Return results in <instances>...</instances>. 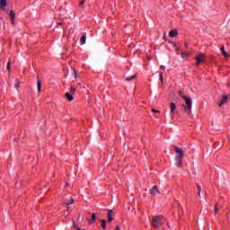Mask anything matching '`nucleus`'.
<instances>
[{"label": "nucleus", "instance_id": "22", "mask_svg": "<svg viewBox=\"0 0 230 230\" xmlns=\"http://www.w3.org/2000/svg\"><path fill=\"white\" fill-rule=\"evenodd\" d=\"M190 53L188 52H181V58H187L189 57Z\"/></svg>", "mask_w": 230, "mask_h": 230}, {"label": "nucleus", "instance_id": "9", "mask_svg": "<svg viewBox=\"0 0 230 230\" xmlns=\"http://www.w3.org/2000/svg\"><path fill=\"white\" fill-rule=\"evenodd\" d=\"M65 96H66V100H68V102H73L74 98H73V95L71 93H66Z\"/></svg>", "mask_w": 230, "mask_h": 230}, {"label": "nucleus", "instance_id": "19", "mask_svg": "<svg viewBox=\"0 0 230 230\" xmlns=\"http://www.w3.org/2000/svg\"><path fill=\"white\" fill-rule=\"evenodd\" d=\"M76 93V88L73 85L70 86V94H75Z\"/></svg>", "mask_w": 230, "mask_h": 230}, {"label": "nucleus", "instance_id": "1", "mask_svg": "<svg viewBox=\"0 0 230 230\" xmlns=\"http://www.w3.org/2000/svg\"><path fill=\"white\" fill-rule=\"evenodd\" d=\"M174 148V152L176 154L175 156V162H176V166H178V168H181V166H182V157H184V151H182V149L179 148V146H173Z\"/></svg>", "mask_w": 230, "mask_h": 230}, {"label": "nucleus", "instance_id": "6", "mask_svg": "<svg viewBox=\"0 0 230 230\" xmlns=\"http://www.w3.org/2000/svg\"><path fill=\"white\" fill-rule=\"evenodd\" d=\"M226 103H227V95H223L221 101L219 102V107L226 105Z\"/></svg>", "mask_w": 230, "mask_h": 230}, {"label": "nucleus", "instance_id": "5", "mask_svg": "<svg viewBox=\"0 0 230 230\" xmlns=\"http://www.w3.org/2000/svg\"><path fill=\"white\" fill-rule=\"evenodd\" d=\"M170 107H171V116H173V114H176L177 112V105H175L174 102H171Z\"/></svg>", "mask_w": 230, "mask_h": 230}, {"label": "nucleus", "instance_id": "35", "mask_svg": "<svg viewBox=\"0 0 230 230\" xmlns=\"http://www.w3.org/2000/svg\"><path fill=\"white\" fill-rule=\"evenodd\" d=\"M73 224H74V227H76V223L75 221L73 222Z\"/></svg>", "mask_w": 230, "mask_h": 230}, {"label": "nucleus", "instance_id": "36", "mask_svg": "<svg viewBox=\"0 0 230 230\" xmlns=\"http://www.w3.org/2000/svg\"><path fill=\"white\" fill-rule=\"evenodd\" d=\"M58 24H59V26H62L63 23H62V22H58Z\"/></svg>", "mask_w": 230, "mask_h": 230}, {"label": "nucleus", "instance_id": "20", "mask_svg": "<svg viewBox=\"0 0 230 230\" xmlns=\"http://www.w3.org/2000/svg\"><path fill=\"white\" fill-rule=\"evenodd\" d=\"M9 17L11 20L15 19V13H13V11H10Z\"/></svg>", "mask_w": 230, "mask_h": 230}, {"label": "nucleus", "instance_id": "4", "mask_svg": "<svg viewBox=\"0 0 230 230\" xmlns=\"http://www.w3.org/2000/svg\"><path fill=\"white\" fill-rule=\"evenodd\" d=\"M194 60H196V66H200V64H204V61L206 60V55L203 53H199L194 58Z\"/></svg>", "mask_w": 230, "mask_h": 230}, {"label": "nucleus", "instance_id": "30", "mask_svg": "<svg viewBox=\"0 0 230 230\" xmlns=\"http://www.w3.org/2000/svg\"><path fill=\"white\" fill-rule=\"evenodd\" d=\"M151 111H152V112L159 113V110L152 109Z\"/></svg>", "mask_w": 230, "mask_h": 230}, {"label": "nucleus", "instance_id": "18", "mask_svg": "<svg viewBox=\"0 0 230 230\" xmlns=\"http://www.w3.org/2000/svg\"><path fill=\"white\" fill-rule=\"evenodd\" d=\"M42 91V84L40 83V80H38V93H40Z\"/></svg>", "mask_w": 230, "mask_h": 230}, {"label": "nucleus", "instance_id": "13", "mask_svg": "<svg viewBox=\"0 0 230 230\" xmlns=\"http://www.w3.org/2000/svg\"><path fill=\"white\" fill-rule=\"evenodd\" d=\"M5 6H6V0H0V8L2 10H4Z\"/></svg>", "mask_w": 230, "mask_h": 230}, {"label": "nucleus", "instance_id": "2", "mask_svg": "<svg viewBox=\"0 0 230 230\" xmlns=\"http://www.w3.org/2000/svg\"><path fill=\"white\" fill-rule=\"evenodd\" d=\"M184 100L186 104H182L181 107L184 109L186 114H191V105H193V102H191V99L188 97Z\"/></svg>", "mask_w": 230, "mask_h": 230}, {"label": "nucleus", "instance_id": "24", "mask_svg": "<svg viewBox=\"0 0 230 230\" xmlns=\"http://www.w3.org/2000/svg\"><path fill=\"white\" fill-rule=\"evenodd\" d=\"M108 217V223L111 224L112 222L113 218L112 216H107Z\"/></svg>", "mask_w": 230, "mask_h": 230}, {"label": "nucleus", "instance_id": "7", "mask_svg": "<svg viewBox=\"0 0 230 230\" xmlns=\"http://www.w3.org/2000/svg\"><path fill=\"white\" fill-rule=\"evenodd\" d=\"M151 195H158L159 193V189H157V186L155 185L151 190H150Z\"/></svg>", "mask_w": 230, "mask_h": 230}, {"label": "nucleus", "instance_id": "17", "mask_svg": "<svg viewBox=\"0 0 230 230\" xmlns=\"http://www.w3.org/2000/svg\"><path fill=\"white\" fill-rule=\"evenodd\" d=\"M86 39H87V36L83 35V36L81 37V39H80V43H81V44H85Z\"/></svg>", "mask_w": 230, "mask_h": 230}, {"label": "nucleus", "instance_id": "10", "mask_svg": "<svg viewBox=\"0 0 230 230\" xmlns=\"http://www.w3.org/2000/svg\"><path fill=\"white\" fill-rule=\"evenodd\" d=\"M220 50H221L222 55H224V57H226V58L229 57V54H227V52H226V47L222 46Z\"/></svg>", "mask_w": 230, "mask_h": 230}, {"label": "nucleus", "instance_id": "37", "mask_svg": "<svg viewBox=\"0 0 230 230\" xmlns=\"http://www.w3.org/2000/svg\"><path fill=\"white\" fill-rule=\"evenodd\" d=\"M198 196H199V197H201L200 192H198Z\"/></svg>", "mask_w": 230, "mask_h": 230}, {"label": "nucleus", "instance_id": "33", "mask_svg": "<svg viewBox=\"0 0 230 230\" xmlns=\"http://www.w3.org/2000/svg\"><path fill=\"white\" fill-rule=\"evenodd\" d=\"M12 22H11V24H13V26L15 24V19H13V20H11Z\"/></svg>", "mask_w": 230, "mask_h": 230}, {"label": "nucleus", "instance_id": "25", "mask_svg": "<svg viewBox=\"0 0 230 230\" xmlns=\"http://www.w3.org/2000/svg\"><path fill=\"white\" fill-rule=\"evenodd\" d=\"M113 213L112 210H108L107 217H112Z\"/></svg>", "mask_w": 230, "mask_h": 230}, {"label": "nucleus", "instance_id": "21", "mask_svg": "<svg viewBox=\"0 0 230 230\" xmlns=\"http://www.w3.org/2000/svg\"><path fill=\"white\" fill-rule=\"evenodd\" d=\"M12 62L8 61L7 63V66H6V69L7 71L10 73L12 71Z\"/></svg>", "mask_w": 230, "mask_h": 230}, {"label": "nucleus", "instance_id": "16", "mask_svg": "<svg viewBox=\"0 0 230 230\" xmlns=\"http://www.w3.org/2000/svg\"><path fill=\"white\" fill-rule=\"evenodd\" d=\"M20 85H21V82L19 81V79H15L14 88L19 90Z\"/></svg>", "mask_w": 230, "mask_h": 230}, {"label": "nucleus", "instance_id": "26", "mask_svg": "<svg viewBox=\"0 0 230 230\" xmlns=\"http://www.w3.org/2000/svg\"><path fill=\"white\" fill-rule=\"evenodd\" d=\"M73 74H74L75 78H77L76 70L75 68H73Z\"/></svg>", "mask_w": 230, "mask_h": 230}, {"label": "nucleus", "instance_id": "15", "mask_svg": "<svg viewBox=\"0 0 230 230\" xmlns=\"http://www.w3.org/2000/svg\"><path fill=\"white\" fill-rule=\"evenodd\" d=\"M73 202H75V199L73 198H71L69 200L65 201V205L71 206V204H73Z\"/></svg>", "mask_w": 230, "mask_h": 230}, {"label": "nucleus", "instance_id": "32", "mask_svg": "<svg viewBox=\"0 0 230 230\" xmlns=\"http://www.w3.org/2000/svg\"><path fill=\"white\" fill-rule=\"evenodd\" d=\"M166 68V66H160V69L162 70V71H164V69Z\"/></svg>", "mask_w": 230, "mask_h": 230}, {"label": "nucleus", "instance_id": "27", "mask_svg": "<svg viewBox=\"0 0 230 230\" xmlns=\"http://www.w3.org/2000/svg\"><path fill=\"white\" fill-rule=\"evenodd\" d=\"M159 78H160L161 82H163V72H160Z\"/></svg>", "mask_w": 230, "mask_h": 230}, {"label": "nucleus", "instance_id": "14", "mask_svg": "<svg viewBox=\"0 0 230 230\" xmlns=\"http://www.w3.org/2000/svg\"><path fill=\"white\" fill-rule=\"evenodd\" d=\"M96 221V214L93 213L91 219H89L90 224H94Z\"/></svg>", "mask_w": 230, "mask_h": 230}, {"label": "nucleus", "instance_id": "11", "mask_svg": "<svg viewBox=\"0 0 230 230\" xmlns=\"http://www.w3.org/2000/svg\"><path fill=\"white\" fill-rule=\"evenodd\" d=\"M136 78H137V75H131L130 77H125V81L131 82V80H136Z\"/></svg>", "mask_w": 230, "mask_h": 230}, {"label": "nucleus", "instance_id": "34", "mask_svg": "<svg viewBox=\"0 0 230 230\" xmlns=\"http://www.w3.org/2000/svg\"><path fill=\"white\" fill-rule=\"evenodd\" d=\"M115 230H121V228L119 226H116Z\"/></svg>", "mask_w": 230, "mask_h": 230}, {"label": "nucleus", "instance_id": "23", "mask_svg": "<svg viewBox=\"0 0 230 230\" xmlns=\"http://www.w3.org/2000/svg\"><path fill=\"white\" fill-rule=\"evenodd\" d=\"M179 96H181V98H182L183 100L186 98V95H184V92L182 91L179 92Z\"/></svg>", "mask_w": 230, "mask_h": 230}, {"label": "nucleus", "instance_id": "12", "mask_svg": "<svg viewBox=\"0 0 230 230\" xmlns=\"http://www.w3.org/2000/svg\"><path fill=\"white\" fill-rule=\"evenodd\" d=\"M101 226L102 229H107V221L105 219H101Z\"/></svg>", "mask_w": 230, "mask_h": 230}, {"label": "nucleus", "instance_id": "8", "mask_svg": "<svg viewBox=\"0 0 230 230\" xmlns=\"http://www.w3.org/2000/svg\"><path fill=\"white\" fill-rule=\"evenodd\" d=\"M178 32L177 30H172L169 32V37L173 38V37H177Z\"/></svg>", "mask_w": 230, "mask_h": 230}, {"label": "nucleus", "instance_id": "31", "mask_svg": "<svg viewBox=\"0 0 230 230\" xmlns=\"http://www.w3.org/2000/svg\"><path fill=\"white\" fill-rule=\"evenodd\" d=\"M200 191H202V188L200 187V185H198V192L200 193Z\"/></svg>", "mask_w": 230, "mask_h": 230}, {"label": "nucleus", "instance_id": "3", "mask_svg": "<svg viewBox=\"0 0 230 230\" xmlns=\"http://www.w3.org/2000/svg\"><path fill=\"white\" fill-rule=\"evenodd\" d=\"M153 227H161L163 226V216H156L153 217Z\"/></svg>", "mask_w": 230, "mask_h": 230}, {"label": "nucleus", "instance_id": "38", "mask_svg": "<svg viewBox=\"0 0 230 230\" xmlns=\"http://www.w3.org/2000/svg\"><path fill=\"white\" fill-rule=\"evenodd\" d=\"M77 230H85V229H80V228H77Z\"/></svg>", "mask_w": 230, "mask_h": 230}, {"label": "nucleus", "instance_id": "28", "mask_svg": "<svg viewBox=\"0 0 230 230\" xmlns=\"http://www.w3.org/2000/svg\"><path fill=\"white\" fill-rule=\"evenodd\" d=\"M215 213H218V205L215 206Z\"/></svg>", "mask_w": 230, "mask_h": 230}, {"label": "nucleus", "instance_id": "29", "mask_svg": "<svg viewBox=\"0 0 230 230\" xmlns=\"http://www.w3.org/2000/svg\"><path fill=\"white\" fill-rule=\"evenodd\" d=\"M85 4V0H83V1H81L80 3H79V6H82L83 4Z\"/></svg>", "mask_w": 230, "mask_h": 230}]
</instances>
